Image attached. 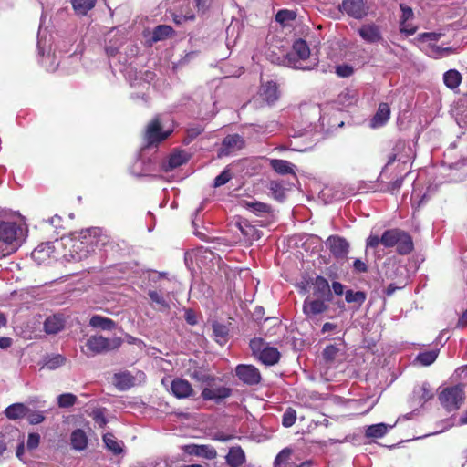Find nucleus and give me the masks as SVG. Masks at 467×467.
<instances>
[{"mask_svg": "<svg viewBox=\"0 0 467 467\" xmlns=\"http://www.w3.org/2000/svg\"><path fill=\"white\" fill-rule=\"evenodd\" d=\"M23 228L15 222L0 223V247L2 257L15 253L21 245Z\"/></svg>", "mask_w": 467, "mask_h": 467, "instance_id": "nucleus-1", "label": "nucleus"}, {"mask_svg": "<svg viewBox=\"0 0 467 467\" xmlns=\"http://www.w3.org/2000/svg\"><path fill=\"white\" fill-rule=\"evenodd\" d=\"M123 343V339L119 337L108 338L102 335H92L81 347V352L88 358H92L112 350H116Z\"/></svg>", "mask_w": 467, "mask_h": 467, "instance_id": "nucleus-2", "label": "nucleus"}, {"mask_svg": "<svg viewBox=\"0 0 467 467\" xmlns=\"http://www.w3.org/2000/svg\"><path fill=\"white\" fill-rule=\"evenodd\" d=\"M441 405L448 412L459 410L465 399L463 387L460 384L443 389L438 396Z\"/></svg>", "mask_w": 467, "mask_h": 467, "instance_id": "nucleus-3", "label": "nucleus"}, {"mask_svg": "<svg viewBox=\"0 0 467 467\" xmlns=\"http://www.w3.org/2000/svg\"><path fill=\"white\" fill-rule=\"evenodd\" d=\"M172 130H163L162 124L159 116L154 117L146 126L143 133V140L147 147L158 146L167 140Z\"/></svg>", "mask_w": 467, "mask_h": 467, "instance_id": "nucleus-4", "label": "nucleus"}, {"mask_svg": "<svg viewBox=\"0 0 467 467\" xmlns=\"http://www.w3.org/2000/svg\"><path fill=\"white\" fill-rule=\"evenodd\" d=\"M78 237L91 253H94L97 247L104 246L109 242L108 235L99 227L81 230Z\"/></svg>", "mask_w": 467, "mask_h": 467, "instance_id": "nucleus-5", "label": "nucleus"}, {"mask_svg": "<svg viewBox=\"0 0 467 467\" xmlns=\"http://www.w3.org/2000/svg\"><path fill=\"white\" fill-rule=\"evenodd\" d=\"M358 34L367 44L378 45L384 42L381 26L375 22L362 24L358 29Z\"/></svg>", "mask_w": 467, "mask_h": 467, "instance_id": "nucleus-6", "label": "nucleus"}, {"mask_svg": "<svg viewBox=\"0 0 467 467\" xmlns=\"http://www.w3.org/2000/svg\"><path fill=\"white\" fill-rule=\"evenodd\" d=\"M236 377L245 385L254 386L261 382L259 369L254 365L240 364L235 368Z\"/></svg>", "mask_w": 467, "mask_h": 467, "instance_id": "nucleus-7", "label": "nucleus"}, {"mask_svg": "<svg viewBox=\"0 0 467 467\" xmlns=\"http://www.w3.org/2000/svg\"><path fill=\"white\" fill-rule=\"evenodd\" d=\"M340 6L348 16L357 20L365 18L369 13L364 0H343Z\"/></svg>", "mask_w": 467, "mask_h": 467, "instance_id": "nucleus-8", "label": "nucleus"}, {"mask_svg": "<svg viewBox=\"0 0 467 467\" xmlns=\"http://www.w3.org/2000/svg\"><path fill=\"white\" fill-rule=\"evenodd\" d=\"M326 246L337 260L347 258L349 252L348 242L338 235H330L326 241Z\"/></svg>", "mask_w": 467, "mask_h": 467, "instance_id": "nucleus-9", "label": "nucleus"}, {"mask_svg": "<svg viewBox=\"0 0 467 467\" xmlns=\"http://www.w3.org/2000/svg\"><path fill=\"white\" fill-rule=\"evenodd\" d=\"M331 300H325L322 298H310L306 297L303 304V313L307 317H313L317 315L327 312L329 308L328 303Z\"/></svg>", "mask_w": 467, "mask_h": 467, "instance_id": "nucleus-10", "label": "nucleus"}, {"mask_svg": "<svg viewBox=\"0 0 467 467\" xmlns=\"http://www.w3.org/2000/svg\"><path fill=\"white\" fill-rule=\"evenodd\" d=\"M232 394V389L225 386H215L213 382V387H206L202 389L201 397L203 400H214L216 403H220L224 399L230 397Z\"/></svg>", "mask_w": 467, "mask_h": 467, "instance_id": "nucleus-11", "label": "nucleus"}, {"mask_svg": "<svg viewBox=\"0 0 467 467\" xmlns=\"http://www.w3.org/2000/svg\"><path fill=\"white\" fill-rule=\"evenodd\" d=\"M311 284L313 286L312 294L315 298H322L325 300L332 301L333 294L328 281L325 277L317 275L312 279Z\"/></svg>", "mask_w": 467, "mask_h": 467, "instance_id": "nucleus-12", "label": "nucleus"}, {"mask_svg": "<svg viewBox=\"0 0 467 467\" xmlns=\"http://www.w3.org/2000/svg\"><path fill=\"white\" fill-rule=\"evenodd\" d=\"M244 145V140L239 134L227 135L222 141L219 156H227L232 152L241 150Z\"/></svg>", "mask_w": 467, "mask_h": 467, "instance_id": "nucleus-13", "label": "nucleus"}, {"mask_svg": "<svg viewBox=\"0 0 467 467\" xmlns=\"http://www.w3.org/2000/svg\"><path fill=\"white\" fill-rule=\"evenodd\" d=\"M171 391L178 399H186L194 393L192 384L181 378H176L171 381Z\"/></svg>", "mask_w": 467, "mask_h": 467, "instance_id": "nucleus-14", "label": "nucleus"}, {"mask_svg": "<svg viewBox=\"0 0 467 467\" xmlns=\"http://www.w3.org/2000/svg\"><path fill=\"white\" fill-rule=\"evenodd\" d=\"M72 244L69 249V254L65 256H68V260L72 261H82L89 256L92 253L89 251L88 247L86 246L79 238H74L71 240Z\"/></svg>", "mask_w": 467, "mask_h": 467, "instance_id": "nucleus-15", "label": "nucleus"}, {"mask_svg": "<svg viewBox=\"0 0 467 467\" xmlns=\"http://www.w3.org/2000/svg\"><path fill=\"white\" fill-rule=\"evenodd\" d=\"M225 461L230 467H240L246 462V456L242 447L236 445L229 449Z\"/></svg>", "mask_w": 467, "mask_h": 467, "instance_id": "nucleus-16", "label": "nucleus"}, {"mask_svg": "<svg viewBox=\"0 0 467 467\" xmlns=\"http://www.w3.org/2000/svg\"><path fill=\"white\" fill-rule=\"evenodd\" d=\"M114 385L119 390H127L135 385V377L129 371L115 373Z\"/></svg>", "mask_w": 467, "mask_h": 467, "instance_id": "nucleus-17", "label": "nucleus"}, {"mask_svg": "<svg viewBox=\"0 0 467 467\" xmlns=\"http://www.w3.org/2000/svg\"><path fill=\"white\" fill-rule=\"evenodd\" d=\"M88 439L81 429L74 430L70 434V445L75 451H84L88 447Z\"/></svg>", "mask_w": 467, "mask_h": 467, "instance_id": "nucleus-18", "label": "nucleus"}, {"mask_svg": "<svg viewBox=\"0 0 467 467\" xmlns=\"http://www.w3.org/2000/svg\"><path fill=\"white\" fill-rule=\"evenodd\" d=\"M394 247H396L397 254L400 255L410 254L414 250V243L411 235L404 231Z\"/></svg>", "mask_w": 467, "mask_h": 467, "instance_id": "nucleus-19", "label": "nucleus"}, {"mask_svg": "<svg viewBox=\"0 0 467 467\" xmlns=\"http://www.w3.org/2000/svg\"><path fill=\"white\" fill-rule=\"evenodd\" d=\"M261 97L269 104L276 101L279 98L277 84L273 81H268L265 84L262 85Z\"/></svg>", "mask_w": 467, "mask_h": 467, "instance_id": "nucleus-20", "label": "nucleus"}, {"mask_svg": "<svg viewBox=\"0 0 467 467\" xmlns=\"http://www.w3.org/2000/svg\"><path fill=\"white\" fill-rule=\"evenodd\" d=\"M241 233L249 242L259 240L262 237V232L255 226L249 223L247 220H244L237 223Z\"/></svg>", "mask_w": 467, "mask_h": 467, "instance_id": "nucleus-21", "label": "nucleus"}, {"mask_svg": "<svg viewBox=\"0 0 467 467\" xmlns=\"http://www.w3.org/2000/svg\"><path fill=\"white\" fill-rule=\"evenodd\" d=\"M29 409L24 403H14L5 410V415L9 420H18L26 417Z\"/></svg>", "mask_w": 467, "mask_h": 467, "instance_id": "nucleus-22", "label": "nucleus"}, {"mask_svg": "<svg viewBox=\"0 0 467 467\" xmlns=\"http://www.w3.org/2000/svg\"><path fill=\"white\" fill-rule=\"evenodd\" d=\"M89 326L94 328H100L101 330L110 331L116 327V323L111 318L94 315L89 319Z\"/></svg>", "mask_w": 467, "mask_h": 467, "instance_id": "nucleus-23", "label": "nucleus"}, {"mask_svg": "<svg viewBox=\"0 0 467 467\" xmlns=\"http://www.w3.org/2000/svg\"><path fill=\"white\" fill-rule=\"evenodd\" d=\"M404 230L400 228H392L386 230L382 234V245L386 248H392L397 244Z\"/></svg>", "mask_w": 467, "mask_h": 467, "instance_id": "nucleus-24", "label": "nucleus"}, {"mask_svg": "<svg viewBox=\"0 0 467 467\" xmlns=\"http://www.w3.org/2000/svg\"><path fill=\"white\" fill-rule=\"evenodd\" d=\"M270 166L276 173L280 175H295L294 165L288 161L281 159H272L270 160Z\"/></svg>", "mask_w": 467, "mask_h": 467, "instance_id": "nucleus-25", "label": "nucleus"}, {"mask_svg": "<svg viewBox=\"0 0 467 467\" xmlns=\"http://www.w3.org/2000/svg\"><path fill=\"white\" fill-rule=\"evenodd\" d=\"M214 340L221 346L228 341L229 328L226 325L214 321L212 324Z\"/></svg>", "mask_w": 467, "mask_h": 467, "instance_id": "nucleus-26", "label": "nucleus"}, {"mask_svg": "<svg viewBox=\"0 0 467 467\" xmlns=\"http://www.w3.org/2000/svg\"><path fill=\"white\" fill-rule=\"evenodd\" d=\"M259 358L264 364L273 366L279 361L280 353L276 348L266 347L261 351Z\"/></svg>", "mask_w": 467, "mask_h": 467, "instance_id": "nucleus-27", "label": "nucleus"}, {"mask_svg": "<svg viewBox=\"0 0 467 467\" xmlns=\"http://www.w3.org/2000/svg\"><path fill=\"white\" fill-rule=\"evenodd\" d=\"M64 328V319L59 316L48 317L44 322V329L47 334H57Z\"/></svg>", "mask_w": 467, "mask_h": 467, "instance_id": "nucleus-28", "label": "nucleus"}, {"mask_svg": "<svg viewBox=\"0 0 467 467\" xmlns=\"http://www.w3.org/2000/svg\"><path fill=\"white\" fill-rule=\"evenodd\" d=\"M390 116V109L388 103H380L378 110L372 119V125L374 127L384 125Z\"/></svg>", "mask_w": 467, "mask_h": 467, "instance_id": "nucleus-29", "label": "nucleus"}, {"mask_svg": "<svg viewBox=\"0 0 467 467\" xmlns=\"http://www.w3.org/2000/svg\"><path fill=\"white\" fill-rule=\"evenodd\" d=\"M106 448L113 454L119 455L123 452V444L121 441H117L116 437L111 432H107L102 437Z\"/></svg>", "mask_w": 467, "mask_h": 467, "instance_id": "nucleus-30", "label": "nucleus"}, {"mask_svg": "<svg viewBox=\"0 0 467 467\" xmlns=\"http://www.w3.org/2000/svg\"><path fill=\"white\" fill-rule=\"evenodd\" d=\"M462 79V78L461 73L456 69H450L443 75V82L450 89L457 88L460 86Z\"/></svg>", "mask_w": 467, "mask_h": 467, "instance_id": "nucleus-31", "label": "nucleus"}, {"mask_svg": "<svg viewBox=\"0 0 467 467\" xmlns=\"http://www.w3.org/2000/svg\"><path fill=\"white\" fill-rule=\"evenodd\" d=\"M293 52L299 59L306 60L310 56V49L306 40L302 38L296 39L293 44Z\"/></svg>", "mask_w": 467, "mask_h": 467, "instance_id": "nucleus-32", "label": "nucleus"}, {"mask_svg": "<svg viewBox=\"0 0 467 467\" xmlns=\"http://www.w3.org/2000/svg\"><path fill=\"white\" fill-rule=\"evenodd\" d=\"M188 161L187 154L183 150L171 153L168 159V169L173 170Z\"/></svg>", "mask_w": 467, "mask_h": 467, "instance_id": "nucleus-33", "label": "nucleus"}, {"mask_svg": "<svg viewBox=\"0 0 467 467\" xmlns=\"http://www.w3.org/2000/svg\"><path fill=\"white\" fill-rule=\"evenodd\" d=\"M96 2L97 0H71L76 13L82 16L87 15L95 6Z\"/></svg>", "mask_w": 467, "mask_h": 467, "instance_id": "nucleus-34", "label": "nucleus"}, {"mask_svg": "<svg viewBox=\"0 0 467 467\" xmlns=\"http://www.w3.org/2000/svg\"><path fill=\"white\" fill-rule=\"evenodd\" d=\"M439 355V349H431L428 351L420 352L417 357L416 360L420 362L423 366H430L437 359Z\"/></svg>", "mask_w": 467, "mask_h": 467, "instance_id": "nucleus-35", "label": "nucleus"}, {"mask_svg": "<svg viewBox=\"0 0 467 467\" xmlns=\"http://www.w3.org/2000/svg\"><path fill=\"white\" fill-rule=\"evenodd\" d=\"M244 207L252 211L254 213L257 215L269 213L271 212V206L261 202L244 201Z\"/></svg>", "mask_w": 467, "mask_h": 467, "instance_id": "nucleus-36", "label": "nucleus"}, {"mask_svg": "<svg viewBox=\"0 0 467 467\" xmlns=\"http://www.w3.org/2000/svg\"><path fill=\"white\" fill-rule=\"evenodd\" d=\"M367 295L363 291L347 290L345 293V300L348 303H356L358 308L366 301Z\"/></svg>", "mask_w": 467, "mask_h": 467, "instance_id": "nucleus-37", "label": "nucleus"}, {"mask_svg": "<svg viewBox=\"0 0 467 467\" xmlns=\"http://www.w3.org/2000/svg\"><path fill=\"white\" fill-rule=\"evenodd\" d=\"M173 33V28L171 26L168 25H159L157 26L152 34V39L153 41H161L163 39H166L167 37L171 36Z\"/></svg>", "mask_w": 467, "mask_h": 467, "instance_id": "nucleus-38", "label": "nucleus"}, {"mask_svg": "<svg viewBox=\"0 0 467 467\" xmlns=\"http://www.w3.org/2000/svg\"><path fill=\"white\" fill-rule=\"evenodd\" d=\"M388 428L384 423H378L368 426L365 435L368 438H381L387 433Z\"/></svg>", "mask_w": 467, "mask_h": 467, "instance_id": "nucleus-39", "label": "nucleus"}, {"mask_svg": "<svg viewBox=\"0 0 467 467\" xmlns=\"http://www.w3.org/2000/svg\"><path fill=\"white\" fill-rule=\"evenodd\" d=\"M340 350L341 348L337 344L327 345L322 352L323 359L326 363H333Z\"/></svg>", "mask_w": 467, "mask_h": 467, "instance_id": "nucleus-40", "label": "nucleus"}, {"mask_svg": "<svg viewBox=\"0 0 467 467\" xmlns=\"http://www.w3.org/2000/svg\"><path fill=\"white\" fill-rule=\"evenodd\" d=\"M149 298L152 303H155L159 306V310H169L170 309V304L169 302L164 298V296L155 291V290H150L148 292Z\"/></svg>", "mask_w": 467, "mask_h": 467, "instance_id": "nucleus-41", "label": "nucleus"}, {"mask_svg": "<svg viewBox=\"0 0 467 467\" xmlns=\"http://www.w3.org/2000/svg\"><path fill=\"white\" fill-rule=\"evenodd\" d=\"M415 395L419 397L420 402H426L432 399L433 392L430 386L426 383L422 384L414 391Z\"/></svg>", "mask_w": 467, "mask_h": 467, "instance_id": "nucleus-42", "label": "nucleus"}, {"mask_svg": "<svg viewBox=\"0 0 467 467\" xmlns=\"http://www.w3.org/2000/svg\"><path fill=\"white\" fill-rule=\"evenodd\" d=\"M203 131L204 128L201 125H196L188 128L186 130V137L183 139V143L186 145L190 144L195 138L201 135Z\"/></svg>", "mask_w": 467, "mask_h": 467, "instance_id": "nucleus-43", "label": "nucleus"}, {"mask_svg": "<svg viewBox=\"0 0 467 467\" xmlns=\"http://www.w3.org/2000/svg\"><path fill=\"white\" fill-rule=\"evenodd\" d=\"M292 455V450L289 448L283 449L275 457L274 467H283L286 464Z\"/></svg>", "mask_w": 467, "mask_h": 467, "instance_id": "nucleus-44", "label": "nucleus"}, {"mask_svg": "<svg viewBox=\"0 0 467 467\" xmlns=\"http://www.w3.org/2000/svg\"><path fill=\"white\" fill-rule=\"evenodd\" d=\"M77 401V397L72 393H64L57 397V404L60 408H69Z\"/></svg>", "mask_w": 467, "mask_h": 467, "instance_id": "nucleus-45", "label": "nucleus"}, {"mask_svg": "<svg viewBox=\"0 0 467 467\" xmlns=\"http://www.w3.org/2000/svg\"><path fill=\"white\" fill-rule=\"evenodd\" d=\"M296 420V411L293 408H288L282 416V424L285 428H289L295 424Z\"/></svg>", "mask_w": 467, "mask_h": 467, "instance_id": "nucleus-46", "label": "nucleus"}, {"mask_svg": "<svg viewBox=\"0 0 467 467\" xmlns=\"http://www.w3.org/2000/svg\"><path fill=\"white\" fill-rule=\"evenodd\" d=\"M197 456H201L208 460H213L217 457V451L211 445H199Z\"/></svg>", "mask_w": 467, "mask_h": 467, "instance_id": "nucleus-47", "label": "nucleus"}, {"mask_svg": "<svg viewBox=\"0 0 467 467\" xmlns=\"http://www.w3.org/2000/svg\"><path fill=\"white\" fill-rule=\"evenodd\" d=\"M232 179L231 171L225 168L213 181V187H221L226 184Z\"/></svg>", "mask_w": 467, "mask_h": 467, "instance_id": "nucleus-48", "label": "nucleus"}, {"mask_svg": "<svg viewBox=\"0 0 467 467\" xmlns=\"http://www.w3.org/2000/svg\"><path fill=\"white\" fill-rule=\"evenodd\" d=\"M405 147L403 140H398L393 147V152L388 155L387 164L391 165L395 161L398 160V153Z\"/></svg>", "mask_w": 467, "mask_h": 467, "instance_id": "nucleus-49", "label": "nucleus"}, {"mask_svg": "<svg viewBox=\"0 0 467 467\" xmlns=\"http://www.w3.org/2000/svg\"><path fill=\"white\" fill-rule=\"evenodd\" d=\"M400 9L402 12L400 16V24L404 25L408 20L411 19L414 16L412 8L406 5L405 4H400Z\"/></svg>", "mask_w": 467, "mask_h": 467, "instance_id": "nucleus-50", "label": "nucleus"}, {"mask_svg": "<svg viewBox=\"0 0 467 467\" xmlns=\"http://www.w3.org/2000/svg\"><path fill=\"white\" fill-rule=\"evenodd\" d=\"M27 420L32 425H36L45 420V416L41 411H30L26 415Z\"/></svg>", "mask_w": 467, "mask_h": 467, "instance_id": "nucleus-51", "label": "nucleus"}, {"mask_svg": "<svg viewBox=\"0 0 467 467\" xmlns=\"http://www.w3.org/2000/svg\"><path fill=\"white\" fill-rule=\"evenodd\" d=\"M407 283L404 280H400L397 284H389L384 291L387 296H391L396 291L401 290L406 286Z\"/></svg>", "mask_w": 467, "mask_h": 467, "instance_id": "nucleus-52", "label": "nucleus"}, {"mask_svg": "<svg viewBox=\"0 0 467 467\" xmlns=\"http://www.w3.org/2000/svg\"><path fill=\"white\" fill-rule=\"evenodd\" d=\"M294 18V13L289 10H279L275 15V20L281 24H284L285 21L293 20Z\"/></svg>", "mask_w": 467, "mask_h": 467, "instance_id": "nucleus-53", "label": "nucleus"}, {"mask_svg": "<svg viewBox=\"0 0 467 467\" xmlns=\"http://www.w3.org/2000/svg\"><path fill=\"white\" fill-rule=\"evenodd\" d=\"M192 378L196 379L198 381L206 383L210 387H213V382L216 381V378L214 376L208 375V374H200L199 375L198 372H194L192 374Z\"/></svg>", "mask_w": 467, "mask_h": 467, "instance_id": "nucleus-54", "label": "nucleus"}, {"mask_svg": "<svg viewBox=\"0 0 467 467\" xmlns=\"http://www.w3.org/2000/svg\"><path fill=\"white\" fill-rule=\"evenodd\" d=\"M403 183V178H398L397 180L389 182L386 185V188L382 189L383 192H388L390 193H394L395 192H398Z\"/></svg>", "mask_w": 467, "mask_h": 467, "instance_id": "nucleus-55", "label": "nucleus"}, {"mask_svg": "<svg viewBox=\"0 0 467 467\" xmlns=\"http://www.w3.org/2000/svg\"><path fill=\"white\" fill-rule=\"evenodd\" d=\"M66 362V358L63 357L62 355H57L55 356L54 358H50L47 362V366L49 368H57L62 365H64Z\"/></svg>", "mask_w": 467, "mask_h": 467, "instance_id": "nucleus-56", "label": "nucleus"}, {"mask_svg": "<svg viewBox=\"0 0 467 467\" xmlns=\"http://www.w3.org/2000/svg\"><path fill=\"white\" fill-rule=\"evenodd\" d=\"M39 443H40V435L38 433L33 432V433L28 434V439H27V443H26L28 450L36 449L38 447Z\"/></svg>", "mask_w": 467, "mask_h": 467, "instance_id": "nucleus-57", "label": "nucleus"}, {"mask_svg": "<svg viewBox=\"0 0 467 467\" xmlns=\"http://www.w3.org/2000/svg\"><path fill=\"white\" fill-rule=\"evenodd\" d=\"M352 67L348 65H339L336 67V73L341 78H348L353 74Z\"/></svg>", "mask_w": 467, "mask_h": 467, "instance_id": "nucleus-58", "label": "nucleus"}, {"mask_svg": "<svg viewBox=\"0 0 467 467\" xmlns=\"http://www.w3.org/2000/svg\"><path fill=\"white\" fill-rule=\"evenodd\" d=\"M184 319L187 324L195 326L198 323V318L195 311L192 308L185 309Z\"/></svg>", "mask_w": 467, "mask_h": 467, "instance_id": "nucleus-59", "label": "nucleus"}, {"mask_svg": "<svg viewBox=\"0 0 467 467\" xmlns=\"http://www.w3.org/2000/svg\"><path fill=\"white\" fill-rule=\"evenodd\" d=\"M270 190L273 192V193L275 195L277 199H282L285 196L284 189L282 185L279 182H271L270 183Z\"/></svg>", "mask_w": 467, "mask_h": 467, "instance_id": "nucleus-60", "label": "nucleus"}, {"mask_svg": "<svg viewBox=\"0 0 467 467\" xmlns=\"http://www.w3.org/2000/svg\"><path fill=\"white\" fill-rule=\"evenodd\" d=\"M382 236L381 237H379L378 235H369L368 238H367V241H366V245H367V248H376L379 246V244H382Z\"/></svg>", "mask_w": 467, "mask_h": 467, "instance_id": "nucleus-61", "label": "nucleus"}, {"mask_svg": "<svg viewBox=\"0 0 467 467\" xmlns=\"http://www.w3.org/2000/svg\"><path fill=\"white\" fill-rule=\"evenodd\" d=\"M441 36V33L426 32L419 35L420 40L438 41Z\"/></svg>", "mask_w": 467, "mask_h": 467, "instance_id": "nucleus-62", "label": "nucleus"}, {"mask_svg": "<svg viewBox=\"0 0 467 467\" xmlns=\"http://www.w3.org/2000/svg\"><path fill=\"white\" fill-rule=\"evenodd\" d=\"M400 31L406 36H412L416 33L417 27L406 22L404 25L400 24Z\"/></svg>", "mask_w": 467, "mask_h": 467, "instance_id": "nucleus-63", "label": "nucleus"}, {"mask_svg": "<svg viewBox=\"0 0 467 467\" xmlns=\"http://www.w3.org/2000/svg\"><path fill=\"white\" fill-rule=\"evenodd\" d=\"M354 270L357 273H366L368 272V265L361 259H356L353 263Z\"/></svg>", "mask_w": 467, "mask_h": 467, "instance_id": "nucleus-64", "label": "nucleus"}]
</instances>
